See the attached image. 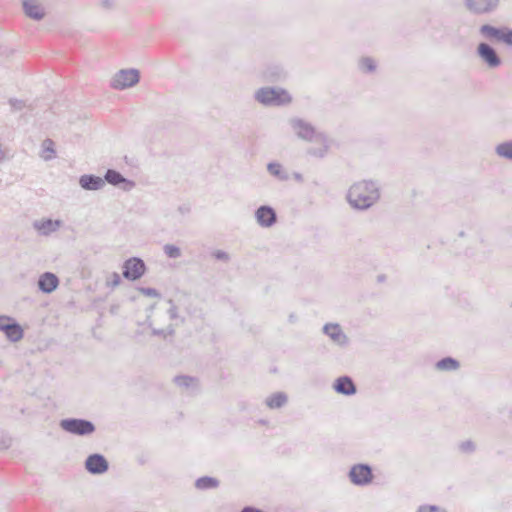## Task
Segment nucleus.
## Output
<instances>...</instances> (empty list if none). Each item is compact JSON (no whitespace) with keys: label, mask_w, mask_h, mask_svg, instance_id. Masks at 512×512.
Listing matches in <instances>:
<instances>
[{"label":"nucleus","mask_w":512,"mask_h":512,"mask_svg":"<svg viewBox=\"0 0 512 512\" xmlns=\"http://www.w3.org/2000/svg\"><path fill=\"white\" fill-rule=\"evenodd\" d=\"M12 445V438L5 431L0 429V450H7Z\"/></svg>","instance_id":"72a5a7b5"},{"label":"nucleus","mask_w":512,"mask_h":512,"mask_svg":"<svg viewBox=\"0 0 512 512\" xmlns=\"http://www.w3.org/2000/svg\"><path fill=\"white\" fill-rule=\"evenodd\" d=\"M459 449L463 453L471 454V453H473L475 451L476 446H475L473 441L466 440V441H463V442L460 443Z\"/></svg>","instance_id":"c9c22d12"},{"label":"nucleus","mask_w":512,"mask_h":512,"mask_svg":"<svg viewBox=\"0 0 512 512\" xmlns=\"http://www.w3.org/2000/svg\"><path fill=\"white\" fill-rule=\"evenodd\" d=\"M495 153L500 158L512 161V140L504 141L496 145Z\"/></svg>","instance_id":"bb28decb"},{"label":"nucleus","mask_w":512,"mask_h":512,"mask_svg":"<svg viewBox=\"0 0 512 512\" xmlns=\"http://www.w3.org/2000/svg\"><path fill=\"white\" fill-rule=\"evenodd\" d=\"M0 331L11 342H17L23 337V329L15 319L9 316L0 315Z\"/></svg>","instance_id":"9d476101"},{"label":"nucleus","mask_w":512,"mask_h":512,"mask_svg":"<svg viewBox=\"0 0 512 512\" xmlns=\"http://www.w3.org/2000/svg\"><path fill=\"white\" fill-rule=\"evenodd\" d=\"M288 321L290 323H295L297 321V316L294 313H291L288 317Z\"/></svg>","instance_id":"c03bdc74"},{"label":"nucleus","mask_w":512,"mask_h":512,"mask_svg":"<svg viewBox=\"0 0 512 512\" xmlns=\"http://www.w3.org/2000/svg\"><path fill=\"white\" fill-rule=\"evenodd\" d=\"M121 283V277L117 272L111 273L110 279L107 280L106 285L110 288H115Z\"/></svg>","instance_id":"4c0bfd02"},{"label":"nucleus","mask_w":512,"mask_h":512,"mask_svg":"<svg viewBox=\"0 0 512 512\" xmlns=\"http://www.w3.org/2000/svg\"><path fill=\"white\" fill-rule=\"evenodd\" d=\"M219 486L218 479L211 476H202L195 481V487L199 490L214 489Z\"/></svg>","instance_id":"a878e982"},{"label":"nucleus","mask_w":512,"mask_h":512,"mask_svg":"<svg viewBox=\"0 0 512 512\" xmlns=\"http://www.w3.org/2000/svg\"><path fill=\"white\" fill-rule=\"evenodd\" d=\"M288 76L287 71L280 64H269L262 71V77L266 82H283Z\"/></svg>","instance_id":"dca6fc26"},{"label":"nucleus","mask_w":512,"mask_h":512,"mask_svg":"<svg viewBox=\"0 0 512 512\" xmlns=\"http://www.w3.org/2000/svg\"><path fill=\"white\" fill-rule=\"evenodd\" d=\"M322 331L327 335L336 345L340 347H347L349 344V338L342 330L338 323H326Z\"/></svg>","instance_id":"4468645a"},{"label":"nucleus","mask_w":512,"mask_h":512,"mask_svg":"<svg viewBox=\"0 0 512 512\" xmlns=\"http://www.w3.org/2000/svg\"><path fill=\"white\" fill-rule=\"evenodd\" d=\"M322 144L321 148H309L307 153L317 158H324L330 148L328 136L324 132H319L314 140Z\"/></svg>","instance_id":"4be33fe9"},{"label":"nucleus","mask_w":512,"mask_h":512,"mask_svg":"<svg viewBox=\"0 0 512 512\" xmlns=\"http://www.w3.org/2000/svg\"><path fill=\"white\" fill-rule=\"evenodd\" d=\"M334 390L341 395L352 396L356 394L357 387L350 376L338 377L333 383Z\"/></svg>","instance_id":"a211bd4d"},{"label":"nucleus","mask_w":512,"mask_h":512,"mask_svg":"<svg viewBox=\"0 0 512 512\" xmlns=\"http://www.w3.org/2000/svg\"><path fill=\"white\" fill-rule=\"evenodd\" d=\"M60 428L66 433L86 437L96 431L95 424L84 418H65L59 422Z\"/></svg>","instance_id":"7ed1b4c3"},{"label":"nucleus","mask_w":512,"mask_h":512,"mask_svg":"<svg viewBox=\"0 0 512 512\" xmlns=\"http://www.w3.org/2000/svg\"><path fill=\"white\" fill-rule=\"evenodd\" d=\"M174 382L179 387L194 388L197 384V379L187 375H179L174 378Z\"/></svg>","instance_id":"7c9ffc66"},{"label":"nucleus","mask_w":512,"mask_h":512,"mask_svg":"<svg viewBox=\"0 0 512 512\" xmlns=\"http://www.w3.org/2000/svg\"><path fill=\"white\" fill-rule=\"evenodd\" d=\"M255 218L259 226L263 228L272 227L277 222L275 209L269 205H261L255 211Z\"/></svg>","instance_id":"2eb2a0df"},{"label":"nucleus","mask_w":512,"mask_h":512,"mask_svg":"<svg viewBox=\"0 0 512 512\" xmlns=\"http://www.w3.org/2000/svg\"><path fill=\"white\" fill-rule=\"evenodd\" d=\"M79 185L84 190L97 191L104 187V180L94 174H84L79 178Z\"/></svg>","instance_id":"aec40b11"},{"label":"nucleus","mask_w":512,"mask_h":512,"mask_svg":"<svg viewBox=\"0 0 512 512\" xmlns=\"http://www.w3.org/2000/svg\"><path fill=\"white\" fill-rule=\"evenodd\" d=\"M478 57L489 67L497 68L502 64L500 56L496 50L488 43L481 42L476 49Z\"/></svg>","instance_id":"f8f14e48"},{"label":"nucleus","mask_w":512,"mask_h":512,"mask_svg":"<svg viewBox=\"0 0 512 512\" xmlns=\"http://www.w3.org/2000/svg\"><path fill=\"white\" fill-rule=\"evenodd\" d=\"M148 326L151 328V333L153 336L163 337L164 339L167 336H173L175 334V328L172 324L168 325L165 329H157L152 327V322L150 319H147Z\"/></svg>","instance_id":"c756f323"},{"label":"nucleus","mask_w":512,"mask_h":512,"mask_svg":"<svg viewBox=\"0 0 512 512\" xmlns=\"http://www.w3.org/2000/svg\"><path fill=\"white\" fill-rule=\"evenodd\" d=\"M289 125L299 139L307 142L314 141L319 133L311 123L298 117L289 119Z\"/></svg>","instance_id":"6e6552de"},{"label":"nucleus","mask_w":512,"mask_h":512,"mask_svg":"<svg viewBox=\"0 0 512 512\" xmlns=\"http://www.w3.org/2000/svg\"><path fill=\"white\" fill-rule=\"evenodd\" d=\"M167 303L169 304V308L167 310L168 316L171 320H179L180 323L185 322V318L181 317L178 312V307L174 303L172 299H168Z\"/></svg>","instance_id":"2f4dec72"},{"label":"nucleus","mask_w":512,"mask_h":512,"mask_svg":"<svg viewBox=\"0 0 512 512\" xmlns=\"http://www.w3.org/2000/svg\"><path fill=\"white\" fill-rule=\"evenodd\" d=\"M380 199V188L377 182L362 180L354 183L347 192V200L352 208L364 211L372 207Z\"/></svg>","instance_id":"f257e3e1"},{"label":"nucleus","mask_w":512,"mask_h":512,"mask_svg":"<svg viewBox=\"0 0 512 512\" xmlns=\"http://www.w3.org/2000/svg\"><path fill=\"white\" fill-rule=\"evenodd\" d=\"M9 104L11 106L12 111H20L25 107V102L23 100L11 98L9 100Z\"/></svg>","instance_id":"58836bf2"},{"label":"nucleus","mask_w":512,"mask_h":512,"mask_svg":"<svg viewBox=\"0 0 512 512\" xmlns=\"http://www.w3.org/2000/svg\"><path fill=\"white\" fill-rule=\"evenodd\" d=\"M240 512H264L254 506H245Z\"/></svg>","instance_id":"79ce46f5"},{"label":"nucleus","mask_w":512,"mask_h":512,"mask_svg":"<svg viewBox=\"0 0 512 512\" xmlns=\"http://www.w3.org/2000/svg\"><path fill=\"white\" fill-rule=\"evenodd\" d=\"M54 141L50 138L45 139L42 142V154L41 157L49 161L55 157Z\"/></svg>","instance_id":"cd10ccee"},{"label":"nucleus","mask_w":512,"mask_h":512,"mask_svg":"<svg viewBox=\"0 0 512 512\" xmlns=\"http://www.w3.org/2000/svg\"><path fill=\"white\" fill-rule=\"evenodd\" d=\"M24 14L35 21H40L45 17V9L38 0H22Z\"/></svg>","instance_id":"f3484780"},{"label":"nucleus","mask_w":512,"mask_h":512,"mask_svg":"<svg viewBox=\"0 0 512 512\" xmlns=\"http://www.w3.org/2000/svg\"><path fill=\"white\" fill-rule=\"evenodd\" d=\"M254 98L267 107L285 106L292 102V96L281 87H261L255 91Z\"/></svg>","instance_id":"f03ea898"},{"label":"nucleus","mask_w":512,"mask_h":512,"mask_svg":"<svg viewBox=\"0 0 512 512\" xmlns=\"http://www.w3.org/2000/svg\"><path fill=\"white\" fill-rule=\"evenodd\" d=\"M385 278H386V276H385V275H379V276L377 277V280H378V282H384V281H385Z\"/></svg>","instance_id":"a18cd8bd"},{"label":"nucleus","mask_w":512,"mask_h":512,"mask_svg":"<svg viewBox=\"0 0 512 512\" xmlns=\"http://www.w3.org/2000/svg\"><path fill=\"white\" fill-rule=\"evenodd\" d=\"M138 291L140 293H142L143 295L145 296H148V297H154V298H159L161 297V294L160 292L155 289V288H151V287H139L138 288Z\"/></svg>","instance_id":"e433bc0d"},{"label":"nucleus","mask_w":512,"mask_h":512,"mask_svg":"<svg viewBox=\"0 0 512 512\" xmlns=\"http://www.w3.org/2000/svg\"><path fill=\"white\" fill-rule=\"evenodd\" d=\"M163 250L168 258L177 259L181 256V250L176 245L166 244L164 245Z\"/></svg>","instance_id":"473e14b6"},{"label":"nucleus","mask_w":512,"mask_h":512,"mask_svg":"<svg viewBox=\"0 0 512 512\" xmlns=\"http://www.w3.org/2000/svg\"><path fill=\"white\" fill-rule=\"evenodd\" d=\"M287 402H288V397H287L286 393H284V392L273 393L272 395L268 396L265 400V404L270 409H279V408L283 407L284 405H286Z\"/></svg>","instance_id":"5701e85b"},{"label":"nucleus","mask_w":512,"mask_h":512,"mask_svg":"<svg viewBox=\"0 0 512 512\" xmlns=\"http://www.w3.org/2000/svg\"><path fill=\"white\" fill-rule=\"evenodd\" d=\"M58 285L59 278L52 272H44L39 276L38 289L45 294H50L55 291Z\"/></svg>","instance_id":"6ab92c4d"},{"label":"nucleus","mask_w":512,"mask_h":512,"mask_svg":"<svg viewBox=\"0 0 512 512\" xmlns=\"http://www.w3.org/2000/svg\"><path fill=\"white\" fill-rule=\"evenodd\" d=\"M479 33L486 40L512 47V28L508 26L496 27L490 24H483L479 28Z\"/></svg>","instance_id":"20e7f679"},{"label":"nucleus","mask_w":512,"mask_h":512,"mask_svg":"<svg viewBox=\"0 0 512 512\" xmlns=\"http://www.w3.org/2000/svg\"><path fill=\"white\" fill-rule=\"evenodd\" d=\"M212 256L219 261L228 262L230 260V256L227 252L223 250H215L212 253Z\"/></svg>","instance_id":"ea45409f"},{"label":"nucleus","mask_w":512,"mask_h":512,"mask_svg":"<svg viewBox=\"0 0 512 512\" xmlns=\"http://www.w3.org/2000/svg\"><path fill=\"white\" fill-rule=\"evenodd\" d=\"M358 67L363 73H373L377 69V64L371 57H362L359 59Z\"/></svg>","instance_id":"c85d7f7f"},{"label":"nucleus","mask_w":512,"mask_h":512,"mask_svg":"<svg viewBox=\"0 0 512 512\" xmlns=\"http://www.w3.org/2000/svg\"><path fill=\"white\" fill-rule=\"evenodd\" d=\"M500 0H464L466 9L474 15H487L495 12Z\"/></svg>","instance_id":"1a4fd4ad"},{"label":"nucleus","mask_w":512,"mask_h":512,"mask_svg":"<svg viewBox=\"0 0 512 512\" xmlns=\"http://www.w3.org/2000/svg\"><path fill=\"white\" fill-rule=\"evenodd\" d=\"M293 177H294V179H295L297 182H300V183H301V182H303V176H302V174H301V173H299V172H294V173H293Z\"/></svg>","instance_id":"37998d69"},{"label":"nucleus","mask_w":512,"mask_h":512,"mask_svg":"<svg viewBox=\"0 0 512 512\" xmlns=\"http://www.w3.org/2000/svg\"><path fill=\"white\" fill-rule=\"evenodd\" d=\"M101 8L105 10H112L115 6V0H99Z\"/></svg>","instance_id":"a19ab883"},{"label":"nucleus","mask_w":512,"mask_h":512,"mask_svg":"<svg viewBox=\"0 0 512 512\" xmlns=\"http://www.w3.org/2000/svg\"><path fill=\"white\" fill-rule=\"evenodd\" d=\"M416 512H447V510L444 508H441L438 505L423 504L417 508Z\"/></svg>","instance_id":"f704fd0d"},{"label":"nucleus","mask_w":512,"mask_h":512,"mask_svg":"<svg viewBox=\"0 0 512 512\" xmlns=\"http://www.w3.org/2000/svg\"><path fill=\"white\" fill-rule=\"evenodd\" d=\"M348 477L352 484L364 487L372 483L374 475L369 464L358 463L351 466Z\"/></svg>","instance_id":"423d86ee"},{"label":"nucleus","mask_w":512,"mask_h":512,"mask_svg":"<svg viewBox=\"0 0 512 512\" xmlns=\"http://www.w3.org/2000/svg\"><path fill=\"white\" fill-rule=\"evenodd\" d=\"M435 367L440 371H455L460 367V363L453 357H444L436 362Z\"/></svg>","instance_id":"393cba45"},{"label":"nucleus","mask_w":512,"mask_h":512,"mask_svg":"<svg viewBox=\"0 0 512 512\" xmlns=\"http://www.w3.org/2000/svg\"><path fill=\"white\" fill-rule=\"evenodd\" d=\"M62 225L61 220H52V219H44L41 221H35L33 223V227L41 234V235H49L55 231H57Z\"/></svg>","instance_id":"412c9836"},{"label":"nucleus","mask_w":512,"mask_h":512,"mask_svg":"<svg viewBox=\"0 0 512 512\" xmlns=\"http://www.w3.org/2000/svg\"><path fill=\"white\" fill-rule=\"evenodd\" d=\"M267 171L280 181H287L289 174L278 162H270L267 164Z\"/></svg>","instance_id":"b1692460"},{"label":"nucleus","mask_w":512,"mask_h":512,"mask_svg":"<svg viewBox=\"0 0 512 512\" xmlns=\"http://www.w3.org/2000/svg\"><path fill=\"white\" fill-rule=\"evenodd\" d=\"M122 275L129 281H137L143 277L147 271V266L143 259L131 257L124 261L122 265Z\"/></svg>","instance_id":"0eeeda50"},{"label":"nucleus","mask_w":512,"mask_h":512,"mask_svg":"<svg viewBox=\"0 0 512 512\" xmlns=\"http://www.w3.org/2000/svg\"><path fill=\"white\" fill-rule=\"evenodd\" d=\"M104 183L107 182L112 186L119 187L123 191H131L135 187L133 180L125 178L119 171L108 169L104 175Z\"/></svg>","instance_id":"ddd939ff"},{"label":"nucleus","mask_w":512,"mask_h":512,"mask_svg":"<svg viewBox=\"0 0 512 512\" xmlns=\"http://www.w3.org/2000/svg\"><path fill=\"white\" fill-rule=\"evenodd\" d=\"M187 312H188V314H193V312L190 311L189 309H187Z\"/></svg>","instance_id":"49530a36"},{"label":"nucleus","mask_w":512,"mask_h":512,"mask_svg":"<svg viewBox=\"0 0 512 512\" xmlns=\"http://www.w3.org/2000/svg\"><path fill=\"white\" fill-rule=\"evenodd\" d=\"M510 415H511V417H512V410L510 411Z\"/></svg>","instance_id":"de8ad7c7"},{"label":"nucleus","mask_w":512,"mask_h":512,"mask_svg":"<svg viewBox=\"0 0 512 512\" xmlns=\"http://www.w3.org/2000/svg\"><path fill=\"white\" fill-rule=\"evenodd\" d=\"M84 467L91 475H102L109 470V462L104 455L93 453L86 458Z\"/></svg>","instance_id":"9b49d317"},{"label":"nucleus","mask_w":512,"mask_h":512,"mask_svg":"<svg viewBox=\"0 0 512 512\" xmlns=\"http://www.w3.org/2000/svg\"><path fill=\"white\" fill-rule=\"evenodd\" d=\"M140 81V72L135 68L121 69L114 74L110 87L115 90H125L137 85Z\"/></svg>","instance_id":"39448f33"}]
</instances>
